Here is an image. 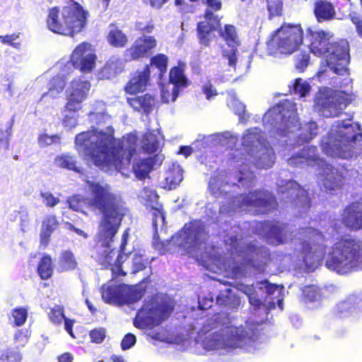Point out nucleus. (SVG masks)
<instances>
[{
  "label": "nucleus",
  "mask_w": 362,
  "mask_h": 362,
  "mask_svg": "<svg viewBox=\"0 0 362 362\" xmlns=\"http://www.w3.org/2000/svg\"><path fill=\"white\" fill-rule=\"evenodd\" d=\"M37 272L42 279H48L53 273L52 259L48 255H45L40 260Z\"/></svg>",
  "instance_id": "46"
},
{
  "label": "nucleus",
  "mask_w": 362,
  "mask_h": 362,
  "mask_svg": "<svg viewBox=\"0 0 362 362\" xmlns=\"http://www.w3.org/2000/svg\"><path fill=\"white\" fill-rule=\"evenodd\" d=\"M362 142V132L357 122L351 119L336 121L327 136H324L321 148L332 158L349 159L357 155V150Z\"/></svg>",
  "instance_id": "10"
},
{
  "label": "nucleus",
  "mask_w": 362,
  "mask_h": 362,
  "mask_svg": "<svg viewBox=\"0 0 362 362\" xmlns=\"http://www.w3.org/2000/svg\"><path fill=\"white\" fill-rule=\"evenodd\" d=\"M90 88V83L88 81L81 78L74 79L66 90V107L69 110H80L82 102L86 99Z\"/></svg>",
  "instance_id": "24"
},
{
  "label": "nucleus",
  "mask_w": 362,
  "mask_h": 362,
  "mask_svg": "<svg viewBox=\"0 0 362 362\" xmlns=\"http://www.w3.org/2000/svg\"><path fill=\"white\" fill-rule=\"evenodd\" d=\"M238 141V136L230 132L216 133L208 136H203L202 139H197L194 141L192 146H180L177 153L182 154L185 158H187L192 153L194 149L198 148L199 146H202L203 148H206L216 145H222L233 148Z\"/></svg>",
  "instance_id": "19"
},
{
  "label": "nucleus",
  "mask_w": 362,
  "mask_h": 362,
  "mask_svg": "<svg viewBox=\"0 0 362 362\" xmlns=\"http://www.w3.org/2000/svg\"><path fill=\"white\" fill-rule=\"evenodd\" d=\"M127 102L135 110L148 113L152 110L155 100L151 95L146 94L143 96L128 98Z\"/></svg>",
  "instance_id": "34"
},
{
  "label": "nucleus",
  "mask_w": 362,
  "mask_h": 362,
  "mask_svg": "<svg viewBox=\"0 0 362 362\" xmlns=\"http://www.w3.org/2000/svg\"><path fill=\"white\" fill-rule=\"evenodd\" d=\"M202 2L206 6L204 18H221L216 13L221 8V0H202Z\"/></svg>",
  "instance_id": "48"
},
{
  "label": "nucleus",
  "mask_w": 362,
  "mask_h": 362,
  "mask_svg": "<svg viewBox=\"0 0 362 362\" xmlns=\"http://www.w3.org/2000/svg\"><path fill=\"white\" fill-rule=\"evenodd\" d=\"M145 268L144 259L141 255H134L132 259V273L136 274Z\"/></svg>",
  "instance_id": "61"
},
{
  "label": "nucleus",
  "mask_w": 362,
  "mask_h": 362,
  "mask_svg": "<svg viewBox=\"0 0 362 362\" xmlns=\"http://www.w3.org/2000/svg\"><path fill=\"white\" fill-rule=\"evenodd\" d=\"M300 253V261L309 272L315 269L325 258V267L339 274L362 270V240L342 238L333 245L325 255L327 240L324 235L313 228H302L298 236L292 239Z\"/></svg>",
  "instance_id": "3"
},
{
  "label": "nucleus",
  "mask_w": 362,
  "mask_h": 362,
  "mask_svg": "<svg viewBox=\"0 0 362 362\" xmlns=\"http://www.w3.org/2000/svg\"><path fill=\"white\" fill-rule=\"evenodd\" d=\"M202 92L208 100H213L218 95L216 89L208 78L202 81Z\"/></svg>",
  "instance_id": "52"
},
{
  "label": "nucleus",
  "mask_w": 362,
  "mask_h": 362,
  "mask_svg": "<svg viewBox=\"0 0 362 362\" xmlns=\"http://www.w3.org/2000/svg\"><path fill=\"white\" fill-rule=\"evenodd\" d=\"M12 317L16 326H21L28 317V310L23 308H16L12 313Z\"/></svg>",
  "instance_id": "55"
},
{
  "label": "nucleus",
  "mask_w": 362,
  "mask_h": 362,
  "mask_svg": "<svg viewBox=\"0 0 362 362\" xmlns=\"http://www.w3.org/2000/svg\"><path fill=\"white\" fill-rule=\"evenodd\" d=\"M86 184L91 197L85 200L80 195L74 196L68 201L69 207L74 211H80L87 204L102 213L95 247L98 261L105 267H110L115 276H124L126 274L121 267L123 259L121 252H124L127 231L122 235L119 252L115 250L112 243L127 212L125 203L121 196L114 192L107 184L92 180H87Z\"/></svg>",
  "instance_id": "2"
},
{
  "label": "nucleus",
  "mask_w": 362,
  "mask_h": 362,
  "mask_svg": "<svg viewBox=\"0 0 362 362\" xmlns=\"http://www.w3.org/2000/svg\"><path fill=\"white\" fill-rule=\"evenodd\" d=\"M303 300L309 308H314L320 305L321 298L318 286L309 285L302 289Z\"/></svg>",
  "instance_id": "38"
},
{
  "label": "nucleus",
  "mask_w": 362,
  "mask_h": 362,
  "mask_svg": "<svg viewBox=\"0 0 362 362\" xmlns=\"http://www.w3.org/2000/svg\"><path fill=\"white\" fill-rule=\"evenodd\" d=\"M105 337V331L104 329H95L90 332V337L92 341L95 343H101Z\"/></svg>",
  "instance_id": "63"
},
{
  "label": "nucleus",
  "mask_w": 362,
  "mask_h": 362,
  "mask_svg": "<svg viewBox=\"0 0 362 362\" xmlns=\"http://www.w3.org/2000/svg\"><path fill=\"white\" fill-rule=\"evenodd\" d=\"M139 198L148 207L152 209L153 226L156 233L159 223H164V213L158 202V196L152 189L144 187L139 194Z\"/></svg>",
  "instance_id": "27"
},
{
  "label": "nucleus",
  "mask_w": 362,
  "mask_h": 362,
  "mask_svg": "<svg viewBox=\"0 0 362 362\" xmlns=\"http://www.w3.org/2000/svg\"><path fill=\"white\" fill-rule=\"evenodd\" d=\"M228 105L236 115L240 116V119L242 121L243 119V117L241 115L245 113V109L244 104L231 96V99L228 101Z\"/></svg>",
  "instance_id": "56"
},
{
  "label": "nucleus",
  "mask_w": 362,
  "mask_h": 362,
  "mask_svg": "<svg viewBox=\"0 0 362 362\" xmlns=\"http://www.w3.org/2000/svg\"><path fill=\"white\" fill-rule=\"evenodd\" d=\"M219 33L228 44V47L223 50V57L228 61L229 66L235 69L237 62L236 47L239 44L235 28L233 25H226L224 30H220Z\"/></svg>",
  "instance_id": "26"
},
{
  "label": "nucleus",
  "mask_w": 362,
  "mask_h": 362,
  "mask_svg": "<svg viewBox=\"0 0 362 362\" xmlns=\"http://www.w3.org/2000/svg\"><path fill=\"white\" fill-rule=\"evenodd\" d=\"M59 265L62 271L74 270L77 266L74 253L70 250H63L59 255Z\"/></svg>",
  "instance_id": "43"
},
{
  "label": "nucleus",
  "mask_w": 362,
  "mask_h": 362,
  "mask_svg": "<svg viewBox=\"0 0 362 362\" xmlns=\"http://www.w3.org/2000/svg\"><path fill=\"white\" fill-rule=\"evenodd\" d=\"M332 228L337 233H342L344 228L353 230L362 229V198L347 206L343 210L341 218L334 221Z\"/></svg>",
  "instance_id": "20"
},
{
  "label": "nucleus",
  "mask_w": 362,
  "mask_h": 362,
  "mask_svg": "<svg viewBox=\"0 0 362 362\" xmlns=\"http://www.w3.org/2000/svg\"><path fill=\"white\" fill-rule=\"evenodd\" d=\"M60 141L61 137L59 135H49L46 133L40 134L37 139L39 146L42 148L51 144H59Z\"/></svg>",
  "instance_id": "49"
},
{
  "label": "nucleus",
  "mask_w": 362,
  "mask_h": 362,
  "mask_svg": "<svg viewBox=\"0 0 362 362\" xmlns=\"http://www.w3.org/2000/svg\"><path fill=\"white\" fill-rule=\"evenodd\" d=\"M107 40L110 44L115 47H124L127 41L126 35L115 27L110 28Z\"/></svg>",
  "instance_id": "45"
},
{
  "label": "nucleus",
  "mask_w": 362,
  "mask_h": 362,
  "mask_svg": "<svg viewBox=\"0 0 362 362\" xmlns=\"http://www.w3.org/2000/svg\"><path fill=\"white\" fill-rule=\"evenodd\" d=\"M167 63L168 57L163 54L155 56L151 60V65L158 68L160 72V74L166 71Z\"/></svg>",
  "instance_id": "54"
},
{
  "label": "nucleus",
  "mask_w": 362,
  "mask_h": 362,
  "mask_svg": "<svg viewBox=\"0 0 362 362\" xmlns=\"http://www.w3.org/2000/svg\"><path fill=\"white\" fill-rule=\"evenodd\" d=\"M163 140V136L158 130L147 132L142 137L141 148L147 153H156L160 149Z\"/></svg>",
  "instance_id": "32"
},
{
  "label": "nucleus",
  "mask_w": 362,
  "mask_h": 362,
  "mask_svg": "<svg viewBox=\"0 0 362 362\" xmlns=\"http://www.w3.org/2000/svg\"><path fill=\"white\" fill-rule=\"evenodd\" d=\"M78 110H69L66 107V105L62 110V124L67 129L71 130L77 125L78 117L77 114Z\"/></svg>",
  "instance_id": "44"
},
{
  "label": "nucleus",
  "mask_w": 362,
  "mask_h": 362,
  "mask_svg": "<svg viewBox=\"0 0 362 362\" xmlns=\"http://www.w3.org/2000/svg\"><path fill=\"white\" fill-rule=\"evenodd\" d=\"M217 303L230 308H236L240 305V299L231 288H227L217 297Z\"/></svg>",
  "instance_id": "42"
},
{
  "label": "nucleus",
  "mask_w": 362,
  "mask_h": 362,
  "mask_svg": "<svg viewBox=\"0 0 362 362\" xmlns=\"http://www.w3.org/2000/svg\"><path fill=\"white\" fill-rule=\"evenodd\" d=\"M169 83L161 86V98L163 103L174 102L180 92L188 87L189 81L180 67H173L169 74Z\"/></svg>",
  "instance_id": "21"
},
{
  "label": "nucleus",
  "mask_w": 362,
  "mask_h": 362,
  "mask_svg": "<svg viewBox=\"0 0 362 362\" xmlns=\"http://www.w3.org/2000/svg\"><path fill=\"white\" fill-rule=\"evenodd\" d=\"M258 234L272 245H279L286 240V226L279 223L265 222L257 226Z\"/></svg>",
  "instance_id": "25"
},
{
  "label": "nucleus",
  "mask_w": 362,
  "mask_h": 362,
  "mask_svg": "<svg viewBox=\"0 0 362 362\" xmlns=\"http://www.w3.org/2000/svg\"><path fill=\"white\" fill-rule=\"evenodd\" d=\"M163 159V156L156 155L140 160L133 165L135 176L139 180L146 177L155 166L160 165L162 163Z\"/></svg>",
  "instance_id": "31"
},
{
  "label": "nucleus",
  "mask_w": 362,
  "mask_h": 362,
  "mask_svg": "<svg viewBox=\"0 0 362 362\" xmlns=\"http://www.w3.org/2000/svg\"><path fill=\"white\" fill-rule=\"evenodd\" d=\"M54 165L60 168L72 170L77 173H82V168L77 165V161L74 156L69 154L57 156L54 159Z\"/></svg>",
  "instance_id": "39"
},
{
  "label": "nucleus",
  "mask_w": 362,
  "mask_h": 362,
  "mask_svg": "<svg viewBox=\"0 0 362 362\" xmlns=\"http://www.w3.org/2000/svg\"><path fill=\"white\" fill-rule=\"evenodd\" d=\"M349 100L345 90L334 91L328 88H320L315 97V109L326 117H337L344 110Z\"/></svg>",
  "instance_id": "16"
},
{
  "label": "nucleus",
  "mask_w": 362,
  "mask_h": 362,
  "mask_svg": "<svg viewBox=\"0 0 362 362\" xmlns=\"http://www.w3.org/2000/svg\"><path fill=\"white\" fill-rule=\"evenodd\" d=\"M150 69L148 66L142 70L134 72L129 82L124 87V90L128 94H136L146 90L149 82Z\"/></svg>",
  "instance_id": "28"
},
{
  "label": "nucleus",
  "mask_w": 362,
  "mask_h": 362,
  "mask_svg": "<svg viewBox=\"0 0 362 362\" xmlns=\"http://www.w3.org/2000/svg\"><path fill=\"white\" fill-rule=\"evenodd\" d=\"M173 300L166 296H156L144 302L134 320V325L146 329L158 325L167 319L173 309Z\"/></svg>",
  "instance_id": "14"
},
{
  "label": "nucleus",
  "mask_w": 362,
  "mask_h": 362,
  "mask_svg": "<svg viewBox=\"0 0 362 362\" xmlns=\"http://www.w3.org/2000/svg\"><path fill=\"white\" fill-rule=\"evenodd\" d=\"M204 18V21L198 24L197 31L200 43L207 46L214 36L212 32L218 29L220 27L221 18Z\"/></svg>",
  "instance_id": "30"
},
{
  "label": "nucleus",
  "mask_w": 362,
  "mask_h": 362,
  "mask_svg": "<svg viewBox=\"0 0 362 362\" xmlns=\"http://www.w3.org/2000/svg\"><path fill=\"white\" fill-rule=\"evenodd\" d=\"M113 133L110 126L105 132L95 129L81 132L76 136V148L81 156L90 160L103 170H120L129 165L137 139L129 134L122 140H115Z\"/></svg>",
  "instance_id": "4"
},
{
  "label": "nucleus",
  "mask_w": 362,
  "mask_h": 362,
  "mask_svg": "<svg viewBox=\"0 0 362 362\" xmlns=\"http://www.w3.org/2000/svg\"><path fill=\"white\" fill-rule=\"evenodd\" d=\"M58 221L54 216H47L42 221V228L40 230V243L42 245L46 246L49 238L54 230L58 226Z\"/></svg>",
  "instance_id": "35"
},
{
  "label": "nucleus",
  "mask_w": 362,
  "mask_h": 362,
  "mask_svg": "<svg viewBox=\"0 0 362 362\" xmlns=\"http://www.w3.org/2000/svg\"><path fill=\"white\" fill-rule=\"evenodd\" d=\"M315 14L318 21L331 20L335 16V10L330 2L320 0L315 3Z\"/></svg>",
  "instance_id": "37"
},
{
  "label": "nucleus",
  "mask_w": 362,
  "mask_h": 362,
  "mask_svg": "<svg viewBox=\"0 0 362 362\" xmlns=\"http://www.w3.org/2000/svg\"><path fill=\"white\" fill-rule=\"evenodd\" d=\"M144 291L136 286L126 284H109L102 288V298L107 303L123 305H130L139 300Z\"/></svg>",
  "instance_id": "17"
},
{
  "label": "nucleus",
  "mask_w": 362,
  "mask_h": 362,
  "mask_svg": "<svg viewBox=\"0 0 362 362\" xmlns=\"http://www.w3.org/2000/svg\"><path fill=\"white\" fill-rule=\"evenodd\" d=\"M136 28L138 30L150 33L153 30V25L151 23L138 22L136 24Z\"/></svg>",
  "instance_id": "64"
},
{
  "label": "nucleus",
  "mask_w": 362,
  "mask_h": 362,
  "mask_svg": "<svg viewBox=\"0 0 362 362\" xmlns=\"http://www.w3.org/2000/svg\"><path fill=\"white\" fill-rule=\"evenodd\" d=\"M296 110L295 104L285 100L270 108L263 117L264 128L270 136L275 137L279 145H286V148L308 143L317 134L315 122L298 124Z\"/></svg>",
  "instance_id": "7"
},
{
  "label": "nucleus",
  "mask_w": 362,
  "mask_h": 362,
  "mask_svg": "<svg viewBox=\"0 0 362 362\" xmlns=\"http://www.w3.org/2000/svg\"><path fill=\"white\" fill-rule=\"evenodd\" d=\"M124 69L123 60L116 56L112 57L101 71L103 78L110 79L120 74Z\"/></svg>",
  "instance_id": "36"
},
{
  "label": "nucleus",
  "mask_w": 362,
  "mask_h": 362,
  "mask_svg": "<svg viewBox=\"0 0 362 362\" xmlns=\"http://www.w3.org/2000/svg\"><path fill=\"white\" fill-rule=\"evenodd\" d=\"M303 42V30L299 25L284 24L267 42L271 55H289L296 52Z\"/></svg>",
  "instance_id": "15"
},
{
  "label": "nucleus",
  "mask_w": 362,
  "mask_h": 362,
  "mask_svg": "<svg viewBox=\"0 0 362 362\" xmlns=\"http://www.w3.org/2000/svg\"><path fill=\"white\" fill-rule=\"evenodd\" d=\"M310 62V54L302 52L295 57V66L299 71H303Z\"/></svg>",
  "instance_id": "53"
},
{
  "label": "nucleus",
  "mask_w": 362,
  "mask_h": 362,
  "mask_svg": "<svg viewBox=\"0 0 362 362\" xmlns=\"http://www.w3.org/2000/svg\"><path fill=\"white\" fill-rule=\"evenodd\" d=\"M280 199L285 203L291 202L297 210L298 215L302 216L310 208V199L308 192L291 180H281L277 182Z\"/></svg>",
  "instance_id": "18"
},
{
  "label": "nucleus",
  "mask_w": 362,
  "mask_h": 362,
  "mask_svg": "<svg viewBox=\"0 0 362 362\" xmlns=\"http://www.w3.org/2000/svg\"><path fill=\"white\" fill-rule=\"evenodd\" d=\"M182 173L183 170L180 164L177 163H172L164 175L166 185L165 187L172 189L179 185L183 179Z\"/></svg>",
  "instance_id": "33"
},
{
  "label": "nucleus",
  "mask_w": 362,
  "mask_h": 362,
  "mask_svg": "<svg viewBox=\"0 0 362 362\" xmlns=\"http://www.w3.org/2000/svg\"><path fill=\"white\" fill-rule=\"evenodd\" d=\"M96 55L90 44L82 42L73 51L71 62L66 64L70 69L72 66L78 69L83 73L91 71L95 66Z\"/></svg>",
  "instance_id": "22"
},
{
  "label": "nucleus",
  "mask_w": 362,
  "mask_h": 362,
  "mask_svg": "<svg viewBox=\"0 0 362 362\" xmlns=\"http://www.w3.org/2000/svg\"><path fill=\"white\" fill-rule=\"evenodd\" d=\"M238 289L247 296L250 305L255 309L266 305L269 309H272L277 304L279 309L283 310L284 288L282 286L270 284L264 280L257 282L255 286L241 283L238 285Z\"/></svg>",
  "instance_id": "13"
},
{
  "label": "nucleus",
  "mask_w": 362,
  "mask_h": 362,
  "mask_svg": "<svg viewBox=\"0 0 362 362\" xmlns=\"http://www.w3.org/2000/svg\"><path fill=\"white\" fill-rule=\"evenodd\" d=\"M21 353L15 349H8L0 356V362H21Z\"/></svg>",
  "instance_id": "51"
},
{
  "label": "nucleus",
  "mask_w": 362,
  "mask_h": 362,
  "mask_svg": "<svg viewBox=\"0 0 362 362\" xmlns=\"http://www.w3.org/2000/svg\"><path fill=\"white\" fill-rule=\"evenodd\" d=\"M65 86V73L61 71L59 74L54 76L49 84V90L42 95V98L50 97L56 98L60 93L64 90Z\"/></svg>",
  "instance_id": "40"
},
{
  "label": "nucleus",
  "mask_w": 362,
  "mask_h": 362,
  "mask_svg": "<svg viewBox=\"0 0 362 362\" xmlns=\"http://www.w3.org/2000/svg\"><path fill=\"white\" fill-rule=\"evenodd\" d=\"M240 231L238 226H234L224 239L231 259L223 258L214 247L206 246V233L199 221L186 223L172 237V242L185 253L194 255L200 264L214 273L224 272L226 276L240 279L252 272H264L269 257L267 248L243 239Z\"/></svg>",
  "instance_id": "1"
},
{
  "label": "nucleus",
  "mask_w": 362,
  "mask_h": 362,
  "mask_svg": "<svg viewBox=\"0 0 362 362\" xmlns=\"http://www.w3.org/2000/svg\"><path fill=\"white\" fill-rule=\"evenodd\" d=\"M136 341V337L132 333H128L122 339L121 348L122 350H127L131 349Z\"/></svg>",
  "instance_id": "60"
},
{
  "label": "nucleus",
  "mask_w": 362,
  "mask_h": 362,
  "mask_svg": "<svg viewBox=\"0 0 362 362\" xmlns=\"http://www.w3.org/2000/svg\"><path fill=\"white\" fill-rule=\"evenodd\" d=\"M267 8L271 16H279L282 9L281 0H269L267 2Z\"/></svg>",
  "instance_id": "59"
},
{
  "label": "nucleus",
  "mask_w": 362,
  "mask_h": 362,
  "mask_svg": "<svg viewBox=\"0 0 362 362\" xmlns=\"http://www.w3.org/2000/svg\"><path fill=\"white\" fill-rule=\"evenodd\" d=\"M42 203L48 207H54L59 203V198L54 197L49 192H42L40 193Z\"/></svg>",
  "instance_id": "57"
},
{
  "label": "nucleus",
  "mask_w": 362,
  "mask_h": 362,
  "mask_svg": "<svg viewBox=\"0 0 362 362\" xmlns=\"http://www.w3.org/2000/svg\"><path fill=\"white\" fill-rule=\"evenodd\" d=\"M14 339L16 342L18 343L19 346H25V344L28 342V331L27 329L18 330L15 334Z\"/></svg>",
  "instance_id": "62"
},
{
  "label": "nucleus",
  "mask_w": 362,
  "mask_h": 362,
  "mask_svg": "<svg viewBox=\"0 0 362 362\" xmlns=\"http://www.w3.org/2000/svg\"><path fill=\"white\" fill-rule=\"evenodd\" d=\"M99 110L91 112L89 115L90 120L97 124L103 123H107L110 120V117L105 112V104L102 102L98 103Z\"/></svg>",
  "instance_id": "47"
},
{
  "label": "nucleus",
  "mask_w": 362,
  "mask_h": 362,
  "mask_svg": "<svg viewBox=\"0 0 362 362\" xmlns=\"http://www.w3.org/2000/svg\"><path fill=\"white\" fill-rule=\"evenodd\" d=\"M288 163L296 167L317 166L321 170L322 185L328 192L338 191L343 185L342 172L321 159L316 146L304 147L300 152L288 158Z\"/></svg>",
  "instance_id": "11"
},
{
  "label": "nucleus",
  "mask_w": 362,
  "mask_h": 362,
  "mask_svg": "<svg viewBox=\"0 0 362 362\" xmlns=\"http://www.w3.org/2000/svg\"><path fill=\"white\" fill-rule=\"evenodd\" d=\"M335 314L340 318L351 317L362 318V291H355L339 302L335 308Z\"/></svg>",
  "instance_id": "23"
},
{
  "label": "nucleus",
  "mask_w": 362,
  "mask_h": 362,
  "mask_svg": "<svg viewBox=\"0 0 362 362\" xmlns=\"http://www.w3.org/2000/svg\"><path fill=\"white\" fill-rule=\"evenodd\" d=\"M202 327L199 331L202 346L208 351H214L218 355L236 349H244L251 352L259 348V334L257 327L235 326L230 317L226 313H218L204 320Z\"/></svg>",
  "instance_id": "6"
},
{
  "label": "nucleus",
  "mask_w": 362,
  "mask_h": 362,
  "mask_svg": "<svg viewBox=\"0 0 362 362\" xmlns=\"http://www.w3.org/2000/svg\"><path fill=\"white\" fill-rule=\"evenodd\" d=\"M88 13L76 2H71L60 11L49 9L47 25L53 33L73 36L86 26Z\"/></svg>",
  "instance_id": "12"
},
{
  "label": "nucleus",
  "mask_w": 362,
  "mask_h": 362,
  "mask_svg": "<svg viewBox=\"0 0 362 362\" xmlns=\"http://www.w3.org/2000/svg\"><path fill=\"white\" fill-rule=\"evenodd\" d=\"M50 320L55 324H59L65 319L63 309L60 306H55L49 313Z\"/></svg>",
  "instance_id": "58"
},
{
  "label": "nucleus",
  "mask_w": 362,
  "mask_h": 362,
  "mask_svg": "<svg viewBox=\"0 0 362 362\" xmlns=\"http://www.w3.org/2000/svg\"><path fill=\"white\" fill-rule=\"evenodd\" d=\"M226 177L225 171H218L213 174L209 182V189L214 197H219L223 194L228 196V204L220 206L221 216L230 215L238 210L252 214H265L277 205L272 194L264 190H255L248 194L230 197L228 194L230 184L229 181H225Z\"/></svg>",
  "instance_id": "9"
},
{
  "label": "nucleus",
  "mask_w": 362,
  "mask_h": 362,
  "mask_svg": "<svg viewBox=\"0 0 362 362\" xmlns=\"http://www.w3.org/2000/svg\"><path fill=\"white\" fill-rule=\"evenodd\" d=\"M13 123V119H11L8 123V127L6 130L0 129V152L6 151L9 146V136L11 134V129Z\"/></svg>",
  "instance_id": "50"
},
{
  "label": "nucleus",
  "mask_w": 362,
  "mask_h": 362,
  "mask_svg": "<svg viewBox=\"0 0 362 362\" xmlns=\"http://www.w3.org/2000/svg\"><path fill=\"white\" fill-rule=\"evenodd\" d=\"M290 89L293 95L302 98L310 94L312 87L308 81L297 78L293 81Z\"/></svg>",
  "instance_id": "41"
},
{
  "label": "nucleus",
  "mask_w": 362,
  "mask_h": 362,
  "mask_svg": "<svg viewBox=\"0 0 362 362\" xmlns=\"http://www.w3.org/2000/svg\"><path fill=\"white\" fill-rule=\"evenodd\" d=\"M330 32L308 28L305 41L310 52L325 59L317 72L321 83H328L334 88H347L351 84L347 65L349 62V45L346 40L332 41Z\"/></svg>",
  "instance_id": "5"
},
{
  "label": "nucleus",
  "mask_w": 362,
  "mask_h": 362,
  "mask_svg": "<svg viewBox=\"0 0 362 362\" xmlns=\"http://www.w3.org/2000/svg\"><path fill=\"white\" fill-rule=\"evenodd\" d=\"M156 41L154 37L144 35L137 39L134 44L126 51V57L129 59H136L144 57L148 51L155 47Z\"/></svg>",
  "instance_id": "29"
},
{
  "label": "nucleus",
  "mask_w": 362,
  "mask_h": 362,
  "mask_svg": "<svg viewBox=\"0 0 362 362\" xmlns=\"http://www.w3.org/2000/svg\"><path fill=\"white\" fill-rule=\"evenodd\" d=\"M243 149H235L233 158L238 168V175L234 178L238 182L233 183V187L241 185L246 189L255 185V175L248 166L252 163L259 169L270 168L275 162V153L264 137L260 129L253 127L246 130L242 138Z\"/></svg>",
  "instance_id": "8"
}]
</instances>
